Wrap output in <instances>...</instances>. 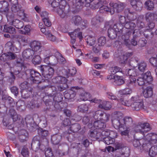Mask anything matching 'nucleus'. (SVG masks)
Wrapping results in <instances>:
<instances>
[{"instance_id": "f257e3e1", "label": "nucleus", "mask_w": 157, "mask_h": 157, "mask_svg": "<svg viewBox=\"0 0 157 157\" xmlns=\"http://www.w3.org/2000/svg\"><path fill=\"white\" fill-rule=\"evenodd\" d=\"M37 132L39 136L34 137L33 139V141L31 144V147L33 150L35 151L39 149L44 151L45 149V146L41 144L39 140L40 137L44 138L47 136L48 134V130L43 129L40 128L37 129Z\"/></svg>"}, {"instance_id": "f03ea898", "label": "nucleus", "mask_w": 157, "mask_h": 157, "mask_svg": "<svg viewBox=\"0 0 157 157\" xmlns=\"http://www.w3.org/2000/svg\"><path fill=\"white\" fill-rule=\"evenodd\" d=\"M123 27L119 24H115L113 28H109L108 31V36L112 40L120 36L123 33Z\"/></svg>"}, {"instance_id": "7ed1b4c3", "label": "nucleus", "mask_w": 157, "mask_h": 157, "mask_svg": "<svg viewBox=\"0 0 157 157\" xmlns=\"http://www.w3.org/2000/svg\"><path fill=\"white\" fill-rule=\"evenodd\" d=\"M26 74L29 78L34 83L38 84L41 83L42 77L40 74L32 69L26 70Z\"/></svg>"}, {"instance_id": "20e7f679", "label": "nucleus", "mask_w": 157, "mask_h": 157, "mask_svg": "<svg viewBox=\"0 0 157 157\" xmlns=\"http://www.w3.org/2000/svg\"><path fill=\"white\" fill-rule=\"evenodd\" d=\"M144 140V142L142 144L143 147L151 144L157 145V134L152 132L149 133L145 136Z\"/></svg>"}, {"instance_id": "39448f33", "label": "nucleus", "mask_w": 157, "mask_h": 157, "mask_svg": "<svg viewBox=\"0 0 157 157\" xmlns=\"http://www.w3.org/2000/svg\"><path fill=\"white\" fill-rule=\"evenodd\" d=\"M38 68L42 75L45 78H51L54 72V69L49 66L42 65L39 66Z\"/></svg>"}, {"instance_id": "423d86ee", "label": "nucleus", "mask_w": 157, "mask_h": 157, "mask_svg": "<svg viewBox=\"0 0 157 157\" xmlns=\"http://www.w3.org/2000/svg\"><path fill=\"white\" fill-rule=\"evenodd\" d=\"M6 47H8L11 51L14 52H9L6 53L7 60L14 59L16 58L17 55L14 53L17 52V48L14 46L13 43L12 42L9 41L6 44Z\"/></svg>"}, {"instance_id": "0eeeda50", "label": "nucleus", "mask_w": 157, "mask_h": 157, "mask_svg": "<svg viewBox=\"0 0 157 157\" xmlns=\"http://www.w3.org/2000/svg\"><path fill=\"white\" fill-rule=\"evenodd\" d=\"M138 98L132 97L131 98V101H132L130 106L132 108H143L144 104L143 102L138 99Z\"/></svg>"}, {"instance_id": "6e6552de", "label": "nucleus", "mask_w": 157, "mask_h": 157, "mask_svg": "<svg viewBox=\"0 0 157 157\" xmlns=\"http://www.w3.org/2000/svg\"><path fill=\"white\" fill-rule=\"evenodd\" d=\"M143 32L138 29H135L133 32V38L132 39L131 43V44L133 46H136L137 45V39L138 37H140L142 35Z\"/></svg>"}, {"instance_id": "1a4fd4ad", "label": "nucleus", "mask_w": 157, "mask_h": 157, "mask_svg": "<svg viewBox=\"0 0 157 157\" xmlns=\"http://www.w3.org/2000/svg\"><path fill=\"white\" fill-rule=\"evenodd\" d=\"M139 125L142 129L139 130V133H137V135H139L140 134H142V136H144V137L145 136H144V132H147L149 131L151 129V128L150 124L148 123H140Z\"/></svg>"}, {"instance_id": "9d476101", "label": "nucleus", "mask_w": 157, "mask_h": 157, "mask_svg": "<svg viewBox=\"0 0 157 157\" xmlns=\"http://www.w3.org/2000/svg\"><path fill=\"white\" fill-rule=\"evenodd\" d=\"M90 94L88 93L83 92L80 95V98L81 100L85 101L88 100L90 101ZM90 101L92 102L95 103H100L101 101L100 100L97 99L96 98L90 100Z\"/></svg>"}, {"instance_id": "9b49d317", "label": "nucleus", "mask_w": 157, "mask_h": 157, "mask_svg": "<svg viewBox=\"0 0 157 157\" xmlns=\"http://www.w3.org/2000/svg\"><path fill=\"white\" fill-rule=\"evenodd\" d=\"M51 88L53 92L63 91L68 88L67 83L52 86Z\"/></svg>"}, {"instance_id": "f8f14e48", "label": "nucleus", "mask_w": 157, "mask_h": 157, "mask_svg": "<svg viewBox=\"0 0 157 157\" xmlns=\"http://www.w3.org/2000/svg\"><path fill=\"white\" fill-rule=\"evenodd\" d=\"M18 137L20 142H24L28 139V133L26 130H21L19 132Z\"/></svg>"}, {"instance_id": "ddd939ff", "label": "nucleus", "mask_w": 157, "mask_h": 157, "mask_svg": "<svg viewBox=\"0 0 157 157\" xmlns=\"http://www.w3.org/2000/svg\"><path fill=\"white\" fill-rule=\"evenodd\" d=\"M55 94V96L52 95L53 96V101H55V104L54 107L55 108H58V106H57L60 102H62V100L63 98V96L60 93L53 94Z\"/></svg>"}, {"instance_id": "4468645a", "label": "nucleus", "mask_w": 157, "mask_h": 157, "mask_svg": "<svg viewBox=\"0 0 157 157\" xmlns=\"http://www.w3.org/2000/svg\"><path fill=\"white\" fill-rule=\"evenodd\" d=\"M110 6H113L115 8L117 12L120 13L123 11L125 6V4L124 3L119 2L113 3L111 2L109 4Z\"/></svg>"}, {"instance_id": "2eb2a0df", "label": "nucleus", "mask_w": 157, "mask_h": 157, "mask_svg": "<svg viewBox=\"0 0 157 157\" xmlns=\"http://www.w3.org/2000/svg\"><path fill=\"white\" fill-rule=\"evenodd\" d=\"M132 33V32L131 31H128V32L123 35L122 36V39L124 41V44L129 48H130L131 44L129 38L131 35Z\"/></svg>"}, {"instance_id": "dca6fc26", "label": "nucleus", "mask_w": 157, "mask_h": 157, "mask_svg": "<svg viewBox=\"0 0 157 157\" xmlns=\"http://www.w3.org/2000/svg\"><path fill=\"white\" fill-rule=\"evenodd\" d=\"M96 114L99 115L101 117L100 119V121L105 123L108 121L109 119V115L107 114L104 112L101 111L100 110H98L95 112Z\"/></svg>"}, {"instance_id": "f3484780", "label": "nucleus", "mask_w": 157, "mask_h": 157, "mask_svg": "<svg viewBox=\"0 0 157 157\" xmlns=\"http://www.w3.org/2000/svg\"><path fill=\"white\" fill-rule=\"evenodd\" d=\"M9 3L5 1L0 2V12L2 13H7L9 10Z\"/></svg>"}, {"instance_id": "a211bd4d", "label": "nucleus", "mask_w": 157, "mask_h": 157, "mask_svg": "<svg viewBox=\"0 0 157 157\" xmlns=\"http://www.w3.org/2000/svg\"><path fill=\"white\" fill-rule=\"evenodd\" d=\"M34 52L31 49L28 48L25 50L23 52L22 56L24 58L29 59H31Z\"/></svg>"}, {"instance_id": "6ab92c4d", "label": "nucleus", "mask_w": 157, "mask_h": 157, "mask_svg": "<svg viewBox=\"0 0 157 157\" xmlns=\"http://www.w3.org/2000/svg\"><path fill=\"white\" fill-rule=\"evenodd\" d=\"M33 89L29 88L28 90H21V97L24 99H27L30 97L32 95Z\"/></svg>"}, {"instance_id": "aec40b11", "label": "nucleus", "mask_w": 157, "mask_h": 157, "mask_svg": "<svg viewBox=\"0 0 157 157\" xmlns=\"http://www.w3.org/2000/svg\"><path fill=\"white\" fill-rule=\"evenodd\" d=\"M133 121L130 117H126L121 120V124H123V128L124 126H130L132 124Z\"/></svg>"}, {"instance_id": "412c9836", "label": "nucleus", "mask_w": 157, "mask_h": 157, "mask_svg": "<svg viewBox=\"0 0 157 157\" xmlns=\"http://www.w3.org/2000/svg\"><path fill=\"white\" fill-rule=\"evenodd\" d=\"M69 79H67L66 78L60 76L56 77L52 79V82L53 83L56 84H63L67 82Z\"/></svg>"}, {"instance_id": "4be33fe9", "label": "nucleus", "mask_w": 157, "mask_h": 157, "mask_svg": "<svg viewBox=\"0 0 157 157\" xmlns=\"http://www.w3.org/2000/svg\"><path fill=\"white\" fill-rule=\"evenodd\" d=\"M43 100L46 106H51L53 104V96L51 95L44 97Z\"/></svg>"}, {"instance_id": "5701e85b", "label": "nucleus", "mask_w": 157, "mask_h": 157, "mask_svg": "<svg viewBox=\"0 0 157 157\" xmlns=\"http://www.w3.org/2000/svg\"><path fill=\"white\" fill-rule=\"evenodd\" d=\"M5 110H3L2 109H0V117H3V123L4 125L7 126V123L8 121L6 119L7 117L6 114V111L7 109H5Z\"/></svg>"}, {"instance_id": "b1692460", "label": "nucleus", "mask_w": 157, "mask_h": 157, "mask_svg": "<svg viewBox=\"0 0 157 157\" xmlns=\"http://www.w3.org/2000/svg\"><path fill=\"white\" fill-rule=\"evenodd\" d=\"M143 95L146 98H150L151 97L153 94V89L151 86H147L144 90Z\"/></svg>"}, {"instance_id": "393cba45", "label": "nucleus", "mask_w": 157, "mask_h": 157, "mask_svg": "<svg viewBox=\"0 0 157 157\" xmlns=\"http://www.w3.org/2000/svg\"><path fill=\"white\" fill-rule=\"evenodd\" d=\"M30 47L32 48V50L34 52L39 50L41 46L40 42L34 41L31 43Z\"/></svg>"}, {"instance_id": "a878e982", "label": "nucleus", "mask_w": 157, "mask_h": 157, "mask_svg": "<svg viewBox=\"0 0 157 157\" xmlns=\"http://www.w3.org/2000/svg\"><path fill=\"white\" fill-rule=\"evenodd\" d=\"M116 135H113L112 136H107L106 137H101V139H103V141L107 144L109 145L113 144L115 141L114 138Z\"/></svg>"}, {"instance_id": "bb28decb", "label": "nucleus", "mask_w": 157, "mask_h": 157, "mask_svg": "<svg viewBox=\"0 0 157 157\" xmlns=\"http://www.w3.org/2000/svg\"><path fill=\"white\" fill-rule=\"evenodd\" d=\"M132 7L136 11H140L142 8L143 4L139 0L132 2L131 4Z\"/></svg>"}, {"instance_id": "cd10ccee", "label": "nucleus", "mask_w": 157, "mask_h": 157, "mask_svg": "<svg viewBox=\"0 0 157 157\" xmlns=\"http://www.w3.org/2000/svg\"><path fill=\"white\" fill-rule=\"evenodd\" d=\"M157 14L154 13L149 12L145 14V18L146 21L149 22H152L156 17Z\"/></svg>"}, {"instance_id": "c85d7f7f", "label": "nucleus", "mask_w": 157, "mask_h": 157, "mask_svg": "<svg viewBox=\"0 0 157 157\" xmlns=\"http://www.w3.org/2000/svg\"><path fill=\"white\" fill-rule=\"evenodd\" d=\"M66 7H65L63 8H61L60 6L57 10L58 13L62 18H64L66 17L69 12L68 11L66 10Z\"/></svg>"}, {"instance_id": "c756f323", "label": "nucleus", "mask_w": 157, "mask_h": 157, "mask_svg": "<svg viewBox=\"0 0 157 157\" xmlns=\"http://www.w3.org/2000/svg\"><path fill=\"white\" fill-rule=\"evenodd\" d=\"M64 71L65 72L64 75L66 76L67 78H68L70 76L74 75L76 73V69L74 67L71 68L67 70H65Z\"/></svg>"}, {"instance_id": "7c9ffc66", "label": "nucleus", "mask_w": 157, "mask_h": 157, "mask_svg": "<svg viewBox=\"0 0 157 157\" xmlns=\"http://www.w3.org/2000/svg\"><path fill=\"white\" fill-rule=\"evenodd\" d=\"M132 55V53L126 52L120 58V63L122 64L125 63L127 62L128 58Z\"/></svg>"}, {"instance_id": "2f4dec72", "label": "nucleus", "mask_w": 157, "mask_h": 157, "mask_svg": "<svg viewBox=\"0 0 157 157\" xmlns=\"http://www.w3.org/2000/svg\"><path fill=\"white\" fill-rule=\"evenodd\" d=\"M94 126L96 129H102L106 127V125L104 122L100 120H98L94 122Z\"/></svg>"}, {"instance_id": "473e14b6", "label": "nucleus", "mask_w": 157, "mask_h": 157, "mask_svg": "<svg viewBox=\"0 0 157 157\" xmlns=\"http://www.w3.org/2000/svg\"><path fill=\"white\" fill-rule=\"evenodd\" d=\"M62 138V136L59 134H56L52 136L51 140L54 144H57L60 142Z\"/></svg>"}, {"instance_id": "72a5a7b5", "label": "nucleus", "mask_w": 157, "mask_h": 157, "mask_svg": "<svg viewBox=\"0 0 157 157\" xmlns=\"http://www.w3.org/2000/svg\"><path fill=\"white\" fill-rule=\"evenodd\" d=\"M142 77L146 82L148 83H151L153 81V79L151 76V73L150 71H147L144 73Z\"/></svg>"}, {"instance_id": "f704fd0d", "label": "nucleus", "mask_w": 157, "mask_h": 157, "mask_svg": "<svg viewBox=\"0 0 157 157\" xmlns=\"http://www.w3.org/2000/svg\"><path fill=\"white\" fill-rule=\"evenodd\" d=\"M12 23L13 25L18 29L22 28L24 26L23 22L17 19L13 20L12 21Z\"/></svg>"}, {"instance_id": "c9c22d12", "label": "nucleus", "mask_w": 157, "mask_h": 157, "mask_svg": "<svg viewBox=\"0 0 157 157\" xmlns=\"http://www.w3.org/2000/svg\"><path fill=\"white\" fill-rule=\"evenodd\" d=\"M121 120L112 118V121L115 128H123V124H121Z\"/></svg>"}, {"instance_id": "e433bc0d", "label": "nucleus", "mask_w": 157, "mask_h": 157, "mask_svg": "<svg viewBox=\"0 0 157 157\" xmlns=\"http://www.w3.org/2000/svg\"><path fill=\"white\" fill-rule=\"evenodd\" d=\"M130 151L128 147H125L124 149L121 150L120 152V155L121 157H129L130 155Z\"/></svg>"}, {"instance_id": "4c0bfd02", "label": "nucleus", "mask_w": 157, "mask_h": 157, "mask_svg": "<svg viewBox=\"0 0 157 157\" xmlns=\"http://www.w3.org/2000/svg\"><path fill=\"white\" fill-rule=\"evenodd\" d=\"M103 21V18L99 16H97L92 19L91 23L92 25L96 26Z\"/></svg>"}, {"instance_id": "58836bf2", "label": "nucleus", "mask_w": 157, "mask_h": 157, "mask_svg": "<svg viewBox=\"0 0 157 157\" xmlns=\"http://www.w3.org/2000/svg\"><path fill=\"white\" fill-rule=\"evenodd\" d=\"M109 8L106 6H101L100 8V11L101 10H104L108 13H109L110 14L112 15L114 13L115 8H114L113 6Z\"/></svg>"}, {"instance_id": "ea45409f", "label": "nucleus", "mask_w": 157, "mask_h": 157, "mask_svg": "<svg viewBox=\"0 0 157 157\" xmlns=\"http://www.w3.org/2000/svg\"><path fill=\"white\" fill-rule=\"evenodd\" d=\"M9 114L11 116L13 121H17L18 116L14 109H9Z\"/></svg>"}, {"instance_id": "a19ab883", "label": "nucleus", "mask_w": 157, "mask_h": 157, "mask_svg": "<svg viewBox=\"0 0 157 157\" xmlns=\"http://www.w3.org/2000/svg\"><path fill=\"white\" fill-rule=\"evenodd\" d=\"M113 82L115 85L117 86L121 85L124 83V81L122 77L116 75Z\"/></svg>"}, {"instance_id": "79ce46f5", "label": "nucleus", "mask_w": 157, "mask_h": 157, "mask_svg": "<svg viewBox=\"0 0 157 157\" xmlns=\"http://www.w3.org/2000/svg\"><path fill=\"white\" fill-rule=\"evenodd\" d=\"M89 134L91 138L98 139L100 138L98 137V135H100L101 133H98V132L96 129L92 128L90 131Z\"/></svg>"}, {"instance_id": "37998d69", "label": "nucleus", "mask_w": 157, "mask_h": 157, "mask_svg": "<svg viewBox=\"0 0 157 157\" xmlns=\"http://www.w3.org/2000/svg\"><path fill=\"white\" fill-rule=\"evenodd\" d=\"M116 134V133L112 131H110L109 130L103 131L101 133L100 137L101 138V137H106L110 136H112V135H115Z\"/></svg>"}, {"instance_id": "c03bdc74", "label": "nucleus", "mask_w": 157, "mask_h": 157, "mask_svg": "<svg viewBox=\"0 0 157 157\" xmlns=\"http://www.w3.org/2000/svg\"><path fill=\"white\" fill-rule=\"evenodd\" d=\"M75 95L76 93L75 91L70 90L65 93L64 97L66 99H71L75 97Z\"/></svg>"}, {"instance_id": "a18cd8bd", "label": "nucleus", "mask_w": 157, "mask_h": 157, "mask_svg": "<svg viewBox=\"0 0 157 157\" xmlns=\"http://www.w3.org/2000/svg\"><path fill=\"white\" fill-rule=\"evenodd\" d=\"M145 8L148 10H152L154 8V4L150 0L146 1L144 4Z\"/></svg>"}, {"instance_id": "49530a36", "label": "nucleus", "mask_w": 157, "mask_h": 157, "mask_svg": "<svg viewBox=\"0 0 157 157\" xmlns=\"http://www.w3.org/2000/svg\"><path fill=\"white\" fill-rule=\"evenodd\" d=\"M81 128L80 125L78 123L72 124L70 128V131L72 132H77Z\"/></svg>"}, {"instance_id": "de8ad7c7", "label": "nucleus", "mask_w": 157, "mask_h": 157, "mask_svg": "<svg viewBox=\"0 0 157 157\" xmlns=\"http://www.w3.org/2000/svg\"><path fill=\"white\" fill-rule=\"evenodd\" d=\"M143 137L144 136H143L139 138H137L136 136H134V140L133 142V144L135 147L138 148L140 146L141 144L140 142V140H141Z\"/></svg>"}, {"instance_id": "09e8293b", "label": "nucleus", "mask_w": 157, "mask_h": 157, "mask_svg": "<svg viewBox=\"0 0 157 157\" xmlns=\"http://www.w3.org/2000/svg\"><path fill=\"white\" fill-rule=\"evenodd\" d=\"M125 72L127 75L130 76L135 77L138 75L137 70L134 69H127L125 70Z\"/></svg>"}, {"instance_id": "8fccbe9b", "label": "nucleus", "mask_w": 157, "mask_h": 157, "mask_svg": "<svg viewBox=\"0 0 157 157\" xmlns=\"http://www.w3.org/2000/svg\"><path fill=\"white\" fill-rule=\"evenodd\" d=\"M136 24L137 27L140 29L145 27L143 17L140 16L138 17L137 21Z\"/></svg>"}, {"instance_id": "3c124183", "label": "nucleus", "mask_w": 157, "mask_h": 157, "mask_svg": "<svg viewBox=\"0 0 157 157\" xmlns=\"http://www.w3.org/2000/svg\"><path fill=\"white\" fill-rule=\"evenodd\" d=\"M123 116V114L120 111L114 112L112 114V118L122 120Z\"/></svg>"}, {"instance_id": "603ef678", "label": "nucleus", "mask_w": 157, "mask_h": 157, "mask_svg": "<svg viewBox=\"0 0 157 157\" xmlns=\"http://www.w3.org/2000/svg\"><path fill=\"white\" fill-rule=\"evenodd\" d=\"M136 26L135 23L132 21H127L124 25V27L126 29L132 30L134 29Z\"/></svg>"}, {"instance_id": "864d4df0", "label": "nucleus", "mask_w": 157, "mask_h": 157, "mask_svg": "<svg viewBox=\"0 0 157 157\" xmlns=\"http://www.w3.org/2000/svg\"><path fill=\"white\" fill-rule=\"evenodd\" d=\"M125 11L126 13H128L127 15L132 20H134L136 18V14L134 12L130 11L129 8L125 10Z\"/></svg>"}, {"instance_id": "5fc2aeb1", "label": "nucleus", "mask_w": 157, "mask_h": 157, "mask_svg": "<svg viewBox=\"0 0 157 157\" xmlns=\"http://www.w3.org/2000/svg\"><path fill=\"white\" fill-rule=\"evenodd\" d=\"M82 21V18L78 16L73 17L72 19V21L75 25H78L80 24Z\"/></svg>"}, {"instance_id": "6e6d98bb", "label": "nucleus", "mask_w": 157, "mask_h": 157, "mask_svg": "<svg viewBox=\"0 0 157 157\" xmlns=\"http://www.w3.org/2000/svg\"><path fill=\"white\" fill-rule=\"evenodd\" d=\"M41 58L39 55H35L32 60V62L34 65H38L41 63Z\"/></svg>"}, {"instance_id": "4d7b16f0", "label": "nucleus", "mask_w": 157, "mask_h": 157, "mask_svg": "<svg viewBox=\"0 0 157 157\" xmlns=\"http://www.w3.org/2000/svg\"><path fill=\"white\" fill-rule=\"evenodd\" d=\"M157 154V146H152L150 149L149 154L150 156H154Z\"/></svg>"}, {"instance_id": "13d9d810", "label": "nucleus", "mask_w": 157, "mask_h": 157, "mask_svg": "<svg viewBox=\"0 0 157 157\" xmlns=\"http://www.w3.org/2000/svg\"><path fill=\"white\" fill-rule=\"evenodd\" d=\"M3 31L10 34H13L15 32V29L12 26H7L5 25L4 27Z\"/></svg>"}, {"instance_id": "bf43d9fd", "label": "nucleus", "mask_w": 157, "mask_h": 157, "mask_svg": "<svg viewBox=\"0 0 157 157\" xmlns=\"http://www.w3.org/2000/svg\"><path fill=\"white\" fill-rule=\"evenodd\" d=\"M147 66L146 63L144 61L138 63V68L140 71L143 72L146 69Z\"/></svg>"}, {"instance_id": "052dcab7", "label": "nucleus", "mask_w": 157, "mask_h": 157, "mask_svg": "<svg viewBox=\"0 0 157 157\" xmlns=\"http://www.w3.org/2000/svg\"><path fill=\"white\" fill-rule=\"evenodd\" d=\"M86 40L87 43L89 46H93L95 44L96 38L94 37L89 36Z\"/></svg>"}, {"instance_id": "680f3d73", "label": "nucleus", "mask_w": 157, "mask_h": 157, "mask_svg": "<svg viewBox=\"0 0 157 157\" xmlns=\"http://www.w3.org/2000/svg\"><path fill=\"white\" fill-rule=\"evenodd\" d=\"M22 7L21 6L18 4L12 5L11 10L12 12L13 13H17L21 10Z\"/></svg>"}, {"instance_id": "e2e57ef3", "label": "nucleus", "mask_w": 157, "mask_h": 157, "mask_svg": "<svg viewBox=\"0 0 157 157\" xmlns=\"http://www.w3.org/2000/svg\"><path fill=\"white\" fill-rule=\"evenodd\" d=\"M111 103L108 101H104L98 105V108H111Z\"/></svg>"}, {"instance_id": "0e129e2a", "label": "nucleus", "mask_w": 157, "mask_h": 157, "mask_svg": "<svg viewBox=\"0 0 157 157\" xmlns=\"http://www.w3.org/2000/svg\"><path fill=\"white\" fill-rule=\"evenodd\" d=\"M106 41V38L104 36H101L98 40V46H103L105 44Z\"/></svg>"}, {"instance_id": "69168bd1", "label": "nucleus", "mask_w": 157, "mask_h": 157, "mask_svg": "<svg viewBox=\"0 0 157 157\" xmlns=\"http://www.w3.org/2000/svg\"><path fill=\"white\" fill-rule=\"evenodd\" d=\"M132 92V90L128 88L121 90L119 91V94L120 95H127L131 93Z\"/></svg>"}, {"instance_id": "338daca9", "label": "nucleus", "mask_w": 157, "mask_h": 157, "mask_svg": "<svg viewBox=\"0 0 157 157\" xmlns=\"http://www.w3.org/2000/svg\"><path fill=\"white\" fill-rule=\"evenodd\" d=\"M31 26L29 25H27L25 26L23 30H20V33L25 35H28L30 31Z\"/></svg>"}, {"instance_id": "774afa93", "label": "nucleus", "mask_w": 157, "mask_h": 157, "mask_svg": "<svg viewBox=\"0 0 157 157\" xmlns=\"http://www.w3.org/2000/svg\"><path fill=\"white\" fill-rule=\"evenodd\" d=\"M19 86L21 90H28V88H31L29 86V84L26 81H24L23 83L20 84Z\"/></svg>"}]
</instances>
